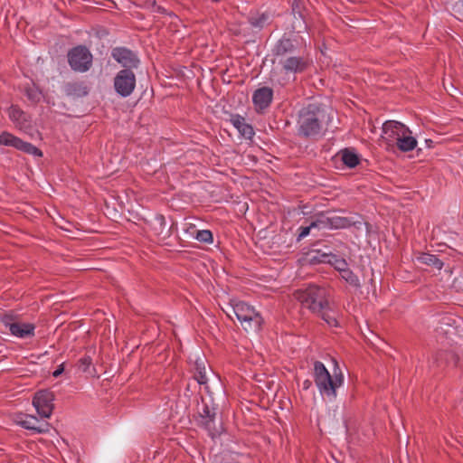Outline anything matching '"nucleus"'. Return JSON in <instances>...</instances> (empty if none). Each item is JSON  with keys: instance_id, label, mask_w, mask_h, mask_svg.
<instances>
[{"instance_id": "nucleus-1", "label": "nucleus", "mask_w": 463, "mask_h": 463, "mask_svg": "<svg viewBox=\"0 0 463 463\" xmlns=\"http://www.w3.org/2000/svg\"><path fill=\"white\" fill-rule=\"evenodd\" d=\"M272 52L286 74L302 73L311 64L303 44L296 38L283 36L274 45Z\"/></svg>"}, {"instance_id": "nucleus-2", "label": "nucleus", "mask_w": 463, "mask_h": 463, "mask_svg": "<svg viewBox=\"0 0 463 463\" xmlns=\"http://www.w3.org/2000/svg\"><path fill=\"white\" fill-rule=\"evenodd\" d=\"M330 117L323 106L308 104L298 111V135L305 138L317 137L326 129Z\"/></svg>"}, {"instance_id": "nucleus-3", "label": "nucleus", "mask_w": 463, "mask_h": 463, "mask_svg": "<svg viewBox=\"0 0 463 463\" xmlns=\"http://www.w3.org/2000/svg\"><path fill=\"white\" fill-rule=\"evenodd\" d=\"M367 222H365L361 215L354 214L350 217H342L335 214L329 215L321 213L312 220L307 226H300L298 232H310L311 229H354L368 230Z\"/></svg>"}, {"instance_id": "nucleus-4", "label": "nucleus", "mask_w": 463, "mask_h": 463, "mask_svg": "<svg viewBox=\"0 0 463 463\" xmlns=\"http://www.w3.org/2000/svg\"><path fill=\"white\" fill-rule=\"evenodd\" d=\"M313 376L319 393L329 401H334L336 398L337 389L344 383L343 373L340 371L338 373L335 371L331 375L322 362L316 361Z\"/></svg>"}, {"instance_id": "nucleus-5", "label": "nucleus", "mask_w": 463, "mask_h": 463, "mask_svg": "<svg viewBox=\"0 0 463 463\" xmlns=\"http://www.w3.org/2000/svg\"><path fill=\"white\" fill-rule=\"evenodd\" d=\"M295 298L312 312H321L329 306L328 292L325 288L309 285L305 288L298 289Z\"/></svg>"}, {"instance_id": "nucleus-6", "label": "nucleus", "mask_w": 463, "mask_h": 463, "mask_svg": "<svg viewBox=\"0 0 463 463\" xmlns=\"http://www.w3.org/2000/svg\"><path fill=\"white\" fill-rule=\"evenodd\" d=\"M225 313L230 317L233 314L246 331L258 330L262 323L255 308L243 301H232Z\"/></svg>"}, {"instance_id": "nucleus-7", "label": "nucleus", "mask_w": 463, "mask_h": 463, "mask_svg": "<svg viewBox=\"0 0 463 463\" xmlns=\"http://www.w3.org/2000/svg\"><path fill=\"white\" fill-rule=\"evenodd\" d=\"M92 59L91 52L83 45L73 47L68 52V62L75 71L85 72L89 71L92 65Z\"/></svg>"}, {"instance_id": "nucleus-8", "label": "nucleus", "mask_w": 463, "mask_h": 463, "mask_svg": "<svg viewBox=\"0 0 463 463\" xmlns=\"http://www.w3.org/2000/svg\"><path fill=\"white\" fill-rule=\"evenodd\" d=\"M137 84L136 74L130 69L120 70L114 77L113 87L117 94L123 98L130 96Z\"/></svg>"}, {"instance_id": "nucleus-9", "label": "nucleus", "mask_w": 463, "mask_h": 463, "mask_svg": "<svg viewBox=\"0 0 463 463\" xmlns=\"http://www.w3.org/2000/svg\"><path fill=\"white\" fill-rule=\"evenodd\" d=\"M0 146H12L26 154L35 156H43L42 151L38 147L6 131H4L0 134Z\"/></svg>"}, {"instance_id": "nucleus-10", "label": "nucleus", "mask_w": 463, "mask_h": 463, "mask_svg": "<svg viewBox=\"0 0 463 463\" xmlns=\"http://www.w3.org/2000/svg\"><path fill=\"white\" fill-rule=\"evenodd\" d=\"M54 394L48 390H42L35 393L33 404L42 418H50L53 411Z\"/></svg>"}, {"instance_id": "nucleus-11", "label": "nucleus", "mask_w": 463, "mask_h": 463, "mask_svg": "<svg viewBox=\"0 0 463 463\" xmlns=\"http://www.w3.org/2000/svg\"><path fill=\"white\" fill-rule=\"evenodd\" d=\"M111 57L119 63L123 69H137L140 60L137 54L127 47H115L111 50Z\"/></svg>"}, {"instance_id": "nucleus-12", "label": "nucleus", "mask_w": 463, "mask_h": 463, "mask_svg": "<svg viewBox=\"0 0 463 463\" xmlns=\"http://www.w3.org/2000/svg\"><path fill=\"white\" fill-rule=\"evenodd\" d=\"M309 261L312 263H328L339 272L348 266L345 259L332 253H321L319 250H312L309 253Z\"/></svg>"}, {"instance_id": "nucleus-13", "label": "nucleus", "mask_w": 463, "mask_h": 463, "mask_svg": "<svg viewBox=\"0 0 463 463\" xmlns=\"http://www.w3.org/2000/svg\"><path fill=\"white\" fill-rule=\"evenodd\" d=\"M10 334L17 338H30L34 336L35 326L26 322H11L5 323Z\"/></svg>"}, {"instance_id": "nucleus-14", "label": "nucleus", "mask_w": 463, "mask_h": 463, "mask_svg": "<svg viewBox=\"0 0 463 463\" xmlns=\"http://www.w3.org/2000/svg\"><path fill=\"white\" fill-rule=\"evenodd\" d=\"M403 131H409V128L396 120H387L383 125L384 138L388 143H394Z\"/></svg>"}, {"instance_id": "nucleus-15", "label": "nucleus", "mask_w": 463, "mask_h": 463, "mask_svg": "<svg viewBox=\"0 0 463 463\" xmlns=\"http://www.w3.org/2000/svg\"><path fill=\"white\" fill-rule=\"evenodd\" d=\"M273 99V90L269 87H262L256 90L253 93V103L257 111L267 109Z\"/></svg>"}, {"instance_id": "nucleus-16", "label": "nucleus", "mask_w": 463, "mask_h": 463, "mask_svg": "<svg viewBox=\"0 0 463 463\" xmlns=\"http://www.w3.org/2000/svg\"><path fill=\"white\" fill-rule=\"evenodd\" d=\"M215 415L216 409L214 407H210L207 404H203V410L200 412L201 417V424L209 431L210 435L213 436L215 434Z\"/></svg>"}, {"instance_id": "nucleus-17", "label": "nucleus", "mask_w": 463, "mask_h": 463, "mask_svg": "<svg viewBox=\"0 0 463 463\" xmlns=\"http://www.w3.org/2000/svg\"><path fill=\"white\" fill-rule=\"evenodd\" d=\"M19 423L23 428L37 433H43L49 430V424L47 422L41 421L33 415H25Z\"/></svg>"}, {"instance_id": "nucleus-18", "label": "nucleus", "mask_w": 463, "mask_h": 463, "mask_svg": "<svg viewBox=\"0 0 463 463\" xmlns=\"http://www.w3.org/2000/svg\"><path fill=\"white\" fill-rule=\"evenodd\" d=\"M231 122L245 138L250 139L253 137V128L246 122L243 117L240 115H232L231 117Z\"/></svg>"}, {"instance_id": "nucleus-19", "label": "nucleus", "mask_w": 463, "mask_h": 463, "mask_svg": "<svg viewBox=\"0 0 463 463\" xmlns=\"http://www.w3.org/2000/svg\"><path fill=\"white\" fill-rule=\"evenodd\" d=\"M397 147L402 152H409L413 150L417 146V140L411 136V131H403L401 133L396 141H394Z\"/></svg>"}, {"instance_id": "nucleus-20", "label": "nucleus", "mask_w": 463, "mask_h": 463, "mask_svg": "<svg viewBox=\"0 0 463 463\" xmlns=\"http://www.w3.org/2000/svg\"><path fill=\"white\" fill-rule=\"evenodd\" d=\"M8 115L11 120L17 126L20 128L25 127L27 116L18 106L12 105L8 109Z\"/></svg>"}, {"instance_id": "nucleus-21", "label": "nucleus", "mask_w": 463, "mask_h": 463, "mask_svg": "<svg viewBox=\"0 0 463 463\" xmlns=\"http://www.w3.org/2000/svg\"><path fill=\"white\" fill-rule=\"evenodd\" d=\"M64 90L68 96L72 97H84L89 92L88 88L79 82H69L65 85Z\"/></svg>"}, {"instance_id": "nucleus-22", "label": "nucleus", "mask_w": 463, "mask_h": 463, "mask_svg": "<svg viewBox=\"0 0 463 463\" xmlns=\"http://www.w3.org/2000/svg\"><path fill=\"white\" fill-rule=\"evenodd\" d=\"M269 16L265 14H250L248 17L249 24L256 29L258 32L264 28L266 24L269 23Z\"/></svg>"}, {"instance_id": "nucleus-23", "label": "nucleus", "mask_w": 463, "mask_h": 463, "mask_svg": "<svg viewBox=\"0 0 463 463\" xmlns=\"http://www.w3.org/2000/svg\"><path fill=\"white\" fill-rule=\"evenodd\" d=\"M343 163L349 168L355 167L360 163V158L354 150L345 148L340 152Z\"/></svg>"}, {"instance_id": "nucleus-24", "label": "nucleus", "mask_w": 463, "mask_h": 463, "mask_svg": "<svg viewBox=\"0 0 463 463\" xmlns=\"http://www.w3.org/2000/svg\"><path fill=\"white\" fill-rule=\"evenodd\" d=\"M24 94L33 103H38L43 98L42 90L34 83L24 87Z\"/></svg>"}, {"instance_id": "nucleus-25", "label": "nucleus", "mask_w": 463, "mask_h": 463, "mask_svg": "<svg viewBox=\"0 0 463 463\" xmlns=\"http://www.w3.org/2000/svg\"><path fill=\"white\" fill-rule=\"evenodd\" d=\"M418 260L420 263L432 266L438 269H441L443 267V262L432 254L422 253L420 257H418Z\"/></svg>"}, {"instance_id": "nucleus-26", "label": "nucleus", "mask_w": 463, "mask_h": 463, "mask_svg": "<svg viewBox=\"0 0 463 463\" xmlns=\"http://www.w3.org/2000/svg\"><path fill=\"white\" fill-rule=\"evenodd\" d=\"M323 320L331 327H337L339 326L336 313L329 308V306L323 311L319 312Z\"/></svg>"}, {"instance_id": "nucleus-27", "label": "nucleus", "mask_w": 463, "mask_h": 463, "mask_svg": "<svg viewBox=\"0 0 463 463\" xmlns=\"http://www.w3.org/2000/svg\"><path fill=\"white\" fill-rule=\"evenodd\" d=\"M341 277L345 279L348 284L353 287L358 288L360 286V281L358 277L348 269V266L344 269V270L340 271Z\"/></svg>"}, {"instance_id": "nucleus-28", "label": "nucleus", "mask_w": 463, "mask_h": 463, "mask_svg": "<svg viewBox=\"0 0 463 463\" xmlns=\"http://www.w3.org/2000/svg\"><path fill=\"white\" fill-rule=\"evenodd\" d=\"M194 377L199 384H205L207 383L205 367L202 366L200 363H196V373Z\"/></svg>"}, {"instance_id": "nucleus-29", "label": "nucleus", "mask_w": 463, "mask_h": 463, "mask_svg": "<svg viewBox=\"0 0 463 463\" xmlns=\"http://www.w3.org/2000/svg\"><path fill=\"white\" fill-rule=\"evenodd\" d=\"M191 238L203 243L212 244L213 243V233H190Z\"/></svg>"}, {"instance_id": "nucleus-30", "label": "nucleus", "mask_w": 463, "mask_h": 463, "mask_svg": "<svg viewBox=\"0 0 463 463\" xmlns=\"http://www.w3.org/2000/svg\"><path fill=\"white\" fill-rule=\"evenodd\" d=\"M92 363V359L89 355H84L79 360V366L83 371L86 372Z\"/></svg>"}, {"instance_id": "nucleus-31", "label": "nucleus", "mask_w": 463, "mask_h": 463, "mask_svg": "<svg viewBox=\"0 0 463 463\" xmlns=\"http://www.w3.org/2000/svg\"><path fill=\"white\" fill-rule=\"evenodd\" d=\"M302 0H293L292 4V12L296 14H299V16H302V5H301Z\"/></svg>"}, {"instance_id": "nucleus-32", "label": "nucleus", "mask_w": 463, "mask_h": 463, "mask_svg": "<svg viewBox=\"0 0 463 463\" xmlns=\"http://www.w3.org/2000/svg\"><path fill=\"white\" fill-rule=\"evenodd\" d=\"M248 28L247 27H242V28H239V29H233L232 28L231 31L232 32L233 34L235 35H243V36H246L247 34V31Z\"/></svg>"}, {"instance_id": "nucleus-33", "label": "nucleus", "mask_w": 463, "mask_h": 463, "mask_svg": "<svg viewBox=\"0 0 463 463\" xmlns=\"http://www.w3.org/2000/svg\"><path fill=\"white\" fill-rule=\"evenodd\" d=\"M64 371V364H61L57 369L52 373L53 377H59Z\"/></svg>"}, {"instance_id": "nucleus-34", "label": "nucleus", "mask_w": 463, "mask_h": 463, "mask_svg": "<svg viewBox=\"0 0 463 463\" xmlns=\"http://www.w3.org/2000/svg\"><path fill=\"white\" fill-rule=\"evenodd\" d=\"M312 386V382L308 379L305 380L302 383V388L304 390H308Z\"/></svg>"}, {"instance_id": "nucleus-35", "label": "nucleus", "mask_w": 463, "mask_h": 463, "mask_svg": "<svg viewBox=\"0 0 463 463\" xmlns=\"http://www.w3.org/2000/svg\"><path fill=\"white\" fill-rule=\"evenodd\" d=\"M425 143H426L428 147H432L434 142L431 139H426Z\"/></svg>"}, {"instance_id": "nucleus-36", "label": "nucleus", "mask_w": 463, "mask_h": 463, "mask_svg": "<svg viewBox=\"0 0 463 463\" xmlns=\"http://www.w3.org/2000/svg\"><path fill=\"white\" fill-rule=\"evenodd\" d=\"M309 233H299L297 241H300L305 236L308 235Z\"/></svg>"}, {"instance_id": "nucleus-37", "label": "nucleus", "mask_w": 463, "mask_h": 463, "mask_svg": "<svg viewBox=\"0 0 463 463\" xmlns=\"http://www.w3.org/2000/svg\"><path fill=\"white\" fill-rule=\"evenodd\" d=\"M61 230L65 231V232H70V229L69 228H66V227H63V226H61L60 227Z\"/></svg>"}, {"instance_id": "nucleus-38", "label": "nucleus", "mask_w": 463, "mask_h": 463, "mask_svg": "<svg viewBox=\"0 0 463 463\" xmlns=\"http://www.w3.org/2000/svg\"><path fill=\"white\" fill-rule=\"evenodd\" d=\"M195 232H210L209 230H196Z\"/></svg>"}]
</instances>
